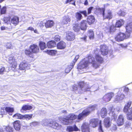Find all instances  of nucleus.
Wrapping results in <instances>:
<instances>
[{
  "label": "nucleus",
  "instance_id": "nucleus-64",
  "mask_svg": "<svg viewBox=\"0 0 132 132\" xmlns=\"http://www.w3.org/2000/svg\"><path fill=\"white\" fill-rule=\"evenodd\" d=\"M1 29L2 30H6L7 28L6 27H5L4 26H2L1 27Z\"/></svg>",
  "mask_w": 132,
  "mask_h": 132
},
{
  "label": "nucleus",
  "instance_id": "nucleus-6",
  "mask_svg": "<svg viewBox=\"0 0 132 132\" xmlns=\"http://www.w3.org/2000/svg\"><path fill=\"white\" fill-rule=\"evenodd\" d=\"M130 36L129 33L127 34V33L126 35H125L123 33L120 32L115 37V39L116 41L120 42L123 40L125 38H128Z\"/></svg>",
  "mask_w": 132,
  "mask_h": 132
},
{
  "label": "nucleus",
  "instance_id": "nucleus-5",
  "mask_svg": "<svg viewBox=\"0 0 132 132\" xmlns=\"http://www.w3.org/2000/svg\"><path fill=\"white\" fill-rule=\"evenodd\" d=\"M131 104V102H128L126 105L123 109V111L124 112H128L127 113V117L128 119L129 120L132 119V107L129 109Z\"/></svg>",
  "mask_w": 132,
  "mask_h": 132
},
{
  "label": "nucleus",
  "instance_id": "nucleus-61",
  "mask_svg": "<svg viewBox=\"0 0 132 132\" xmlns=\"http://www.w3.org/2000/svg\"><path fill=\"white\" fill-rule=\"evenodd\" d=\"M112 129L114 130H116L117 129V127L116 125H114L112 127Z\"/></svg>",
  "mask_w": 132,
  "mask_h": 132
},
{
  "label": "nucleus",
  "instance_id": "nucleus-22",
  "mask_svg": "<svg viewBox=\"0 0 132 132\" xmlns=\"http://www.w3.org/2000/svg\"><path fill=\"white\" fill-rule=\"evenodd\" d=\"M51 121L50 119H45L42 120V124L43 126H51Z\"/></svg>",
  "mask_w": 132,
  "mask_h": 132
},
{
  "label": "nucleus",
  "instance_id": "nucleus-63",
  "mask_svg": "<svg viewBox=\"0 0 132 132\" xmlns=\"http://www.w3.org/2000/svg\"><path fill=\"white\" fill-rule=\"evenodd\" d=\"M126 14V13L124 11H122L120 16H124Z\"/></svg>",
  "mask_w": 132,
  "mask_h": 132
},
{
  "label": "nucleus",
  "instance_id": "nucleus-43",
  "mask_svg": "<svg viewBox=\"0 0 132 132\" xmlns=\"http://www.w3.org/2000/svg\"><path fill=\"white\" fill-rule=\"evenodd\" d=\"M32 114L24 115L23 116V119H26V120H29L32 117Z\"/></svg>",
  "mask_w": 132,
  "mask_h": 132
},
{
  "label": "nucleus",
  "instance_id": "nucleus-4",
  "mask_svg": "<svg viewBox=\"0 0 132 132\" xmlns=\"http://www.w3.org/2000/svg\"><path fill=\"white\" fill-rule=\"evenodd\" d=\"M96 10L99 12H100L102 14L103 18L104 19H111L113 17L112 13L111 11L110 10H108L106 11L105 13V9L104 8H101L98 6L96 8Z\"/></svg>",
  "mask_w": 132,
  "mask_h": 132
},
{
  "label": "nucleus",
  "instance_id": "nucleus-52",
  "mask_svg": "<svg viewBox=\"0 0 132 132\" xmlns=\"http://www.w3.org/2000/svg\"><path fill=\"white\" fill-rule=\"evenodd\" d=\"M79 55H77L75 56V59L73 61V62L72 64H73V65H75V63L79 58Z\"/></svg>",
  "mask_w": 132,
  "mask_h": 132
},
{
  "label": "nucleus",
  "instance_id": "nucleus-9",
  "mask_svg": "<svg viewBox=\"0 0 132 132\" xmlns=\"http://www.w3.org/2000/svg\"><path fill=\"white\" fill-rule=\"evenodd\" d=\"M81 14H84L85 16H87V12L85 10L80 11L79 12H77L76 14V17L78 20H80L82 18L83 16Z\"/></svg>",
  "mask_w": 132,
  "mask_h": 132
},
{
  "label": "nucleus",
  "instance_id": "nucleus-38",
  "mask_svg": "<svg viewBox=\"0 0 132 132\" xmlns=\"http://www.w3.org/2000/svg\"><path fill=\"white\" fill-rule=\"evenodd\" d=\"M25 53L26 55L30 57H32L33 56V53L30 50V49L29 50H26L25 51Z\"/></svg>",
  "mask_w": 132,
  "mask_h": 132
},
{
  "label": "nucleus",
  "instance_id": "nucleus-50",
  "mask_svg": "<svg viewBox=\"0 0 132 132\" xmlns=\"http://www.w3.org/2000/svg\"><path fill=\"white\" fill-rule=\"evenodd\" d=\"M101 121L100 120L99 122V132H103V130L102 129V126L101 125Z\"/></svg>",
  "mask_w": 132,
  "mask_h": 132
},
{
  "label": "nucleus",
  "instance_id": "nucleus-12",
  "mask_svg": "<svg viewBox=\"0 0 132 132\" xmlns=\"http://www.w3.org/2000/svg\"><path fill=\"white\" fill-rule=\"evenodd\" d=\"M75 38V35L73 32L68 31L67 32L66 39L68 40L72 41Z\"/></svg>",
  "mask_w": 132,
  "mask_h": 132
},
{
  "label": "nucleus",
  "instance_id": "nucleus-31",
  "mask_svg": "<svg viewBox=\"0 0 132 132\" xmlns=\"http://www.w3.org/2000/svg\"><path fill=\"white\" fill-rule=\"evenodd\" d=\"M54 24V23L53 21L48 20L45 23V26L47 28H50L53 26Z\"/></svg>",
  "mask_w": 132,
  "mask_h": 132
},
{
  "label": "nucleus",
  "instance_id": "nucleus-34",
  "mask_svg": "<svg viewBox=\"0 0 132 132\" xmlns=\"http://www.w3.org/2000/svg\"><path fill=\"white\" fill-rule=\"evenodd\" d=\"M3 127V128L6 130V132H13V128L9 126H4Z\"/></svg>",
  "mask_w": 132,
  "mask_h": 132
},
{
  "label": "nucleus",
  "instance_id": "nucleus-19",
  "mask_svg": "<svg viewBox=\"0 0 132 132\" xmlns=\"http://www.w3.org/2000/svg\"><path fill=\"white\" fill-rule=\"evenodd\" d=\"M87 28V22L86 20H82L80 22V28L81 30H85Z\"/></svg>",
  "mask_w": 132,
  "mask_h": 132
},
{
  "label": "nucleus",
  "instance_id": "nucleus-55",
  "mask_svg": "<svg viewBox=\"0 0 132 132\" xmlns=\"http://www.w3.org/2000/svg\"><path fill=\"white\" fill-rule=\"evenodd\" d=\"M116 27H115V26L114 27L113 25L111 26L110 29V32H111L114 31L116 29Z\"/></svg>",
  "mask_w": 132,
  "mask_h": 132
},
{
  "label": "nucleus",
  "instance_id": "nucleus-15",
  "mask_svg": "<svg viewBox=\"0 0 132 132\" xmlns=\"http://www.w3.org/2000/svg\"><path fill=\"white\" fill-rule=\"evenodd\" d=\"M80 130L75 125L73 126H69L67 127L66 131L68 132H72L73 131H77Z\"/></svg>",
  "mask_w": 132,
  "mask_h": 132
},
{
  "label": "nucleus",
  "instance_id": "nucleus-33",
  "mask_svg": "<svg viewBox=\"0 0 132 132\" xmlns=\"http://www.w3.org/2000/svg\"><path fill=\"white\" fill-rule=\"evenodd\" d=\"M68 117V118L69 120L70 121H71V120H73L78 118V116H77L73 114H71L67 116ZM78 120V119H77ZM78 120H79L78 119Z\"/></svg>",
  "mask_w": 132,
  "mask_h": 132
},
{
  "label": "nucleus",
  "instance_id": "nucleus-57",
  "mask_svg": "<svg viewBox=\"0 0 132 132\" xmlns=\"http://www.w3.org/2000/svg\"><path fill=\"white\" fill-rule=\"evenodd\" d=\"M5 70V68L4 67H3L0 69V74L2 75Z\"/></svg>",
  "mask_w": 132,
  "mask_h": 132
},
{
  "label": "nucleus",
  "instance_id": "nucleus-39",
  "mask_svg": "<svg viewBox=\"0 0 132 132\" xmlns=\"http://www.w3.org/2000/svg\"><path fill=\"white\" fill-rule=\"evenodd\" d=\"M88 36L90 39H93L94 37V33L92 30H89L88 31Z\"/></svg>",
  "mask_w": 132,
  "mask_h": 132
},
{
  "label": "nucleus",
  "instance_id": "nucleus-26",
  "mask_svg": "<svg viewBox=\"0 0 132 132\" xmlns=\"http://www.w3.org/2000/svg\"><path fill=\"white\" fill-rule=\"evenodd\" d=\"M57 48L59 49H63L65 47L66 44L64 42L61 41L57 44Z\"/></svg>",
  "mask_w": 132,
  "mask_h": 132
},
{
  "label": "nucleus",
  "instance_id": "nucleus-45",
  "mask_svg": "<svg viewBox=\"0 0 132 132\" xmlns=\"http://www.w3.org/2000/svg\"><path fill=\"white\" fill-rule=\"evenodd\" d=\"M47 52L48 54L52 55H54L56 53V51L54 50H47Z\"/></svg>",
  "mask_w": 132,
  "mask_h": 132
},
{
  "label": "nucleus",
  "instance_id": "nucleus-25",
  "mask_svg": "<svg viewBox=\"0 0 132 132\" xmlns=\"http://www.w3.org/2000/svg\"><path fill=\"white\" fill-rule=\"evenodd\" d=\"M104 125L106 128L109 127L111 126V123L110 121V118L109 117L105 118L104 121Z\"/></svg>",
  "mask_w": 132,
  "mask_h": 132
},
{
  "label": "nucleus",
  "instance_id": "nucleus-41",
  "mask_svg": "<svg viewBox=\"0 0 132 132\" xmlns=\"http://www.w3.org/2000/svg\"><path fill=\"white\" fill-rule=\"evenodd\" d=\"M16 66L17 63L16 61L10 63V67L13 70H14L16 68Z\"/></svg>",
  "mask_w": 132,
  "mask_h": 132
},
{
  "label": "nucleus",
  "instance_id": "nucleus-30",
  "mask_svg": "<svg viewBox=\"0 0 132 132\" xmlns=\"http://www.w3.org/2000/svg\"><path fill=\"white\" fill-rule=\"evenodd\" d=\"M126 31L127 34L129 33L130 34V33L132 30V23H130L129 24L127 25L126 27Z\"/></svg>",
  "mask_w": 132,
  "mask_h": 132
},
{
  "label": "nucleus",
  "instance_id": "nucleus-14",
  "mask_svg": "<svg viewBox=\"0 0 132 132\" xmlns=\"http://www.w3.org/2000/svg\"><path fill=\"white\" fill-rule=\"evenodd\" d=\"M125 121L124 118L122 114L120 115L118 117L117 123L119 126L123 125Z\"/></svg>",
  "mask_w": 132,
  "mask_h": 132
},
{
  "label": "nucleus",
  "instance_id": "nucleus-37",
  "mask_svg": "<svg viewBox=\"0 0 132 132\" xmlns=\"http://www.w3.org/2000/svg\"><path fill=\"white\" fill-rule=\"evenodd\" d=\"M5 111L10 115H12L11 113L14 111L13 108L10 107H6L5 108Z\"/></svg>",
  "mask_w": 132,
  "mask_h": 132
},
{
  "label": "nucleus",
  "instance_id": "nucleus-35",
  "mask_svg": "<svg viewBox=\"0 0 132 132\" xmlns=\"http://www.w3.org/2000/svg\"><path fill=\"white\" fill-rule=\"evenodd\" d=\"M124 23L123 20L121 19L117 22L115 25V27L118 28L120 27Z\"/></svg>",
  "mask_w": 132,
  "mask_h": 132
},
{
  "label": "nucleus",
  "instance_id": "nucleus-18",
  "mask_svg": "<svg viewBox=\"0 0 132 132\" xmlns=\"http://www.w3.org/2000/svg\"><path fill=\"white\" fill-rule=\"evenodd\" d=\"M53 128L56 129H59L61 128L62 126L57 123L53 121H51V126H50Z\"/></svg>",
  "mask_w": 132,
  "mask_h": 132
},
{
  "label": "nucleus",
  "instance_id": "nucleus-17",
  "mask_svg": "<svg viewBox=\"0 0 132 132\" xmlns=\"http://www.w3.org/2000/svg\"><path fill=\"white\" fill-rule=\"evenodd\" d=\"M30 48V50L33 53L38 52L39 51L38 46L35 44H33L31 45Z\"/></svg>",
  "mask_w": 132,
  "mask_h": 132
},
{
  "label": "nucleus",
  "instance_id": "nucleus-11",
  "mask_svg": "<svg viewBox=\"0 0 132 132\" xmlns=\"http://www.w3.org/2000/svg\"><path fill=\"white\" fill-rule=\"evenodd\" d=\"M68 117L66 116L65 118H64L62 117H60L59 118L60 121L64 125H67L70 124L71 123V122L70 121Z\"/></svg>",
  "mask_w": 132,
  "mask_h": 132
},
{
  "label": "nucleus",
  "instance_id": "nucleus-21",
  "mask_svg": "<svg viewBox=\"0 0 132 132\" xmlns=\"http://www.w3.org/2000/svg\"><path fill=\"white\" fill-rule=\"evenodd\" d=\"M98 120L97 119H92L90 121V125L93 127H96L98 124Z\"/></svg>",
  "mask_w": 132,
  "mask_h": 132
},
{
  "label": "nucleus",
  "instance_id": "nucleus-20",
  "mask_svg": "<svg viewBox=\"0 0 132 132\" xmlns=\"http://www.w3.org/2000/svg\"><path fill=\"white\" fill-rule=\"evenodd\" d=\"M14 127L16 130H19L21 128V124L19 121L17 120L15 121L13 123Z\"/></svg>",
  "mask_w": 132,
  "mask_h": 132
},
{
  "label": "nucleus",
  "instance_id": "nucleus-3",
  "mask_svg": "<svg viewBox=\"0 0 132 132\" xmlns=\"http://www.w3.org/2000/svg\"><path fill=\"white\" fill-rule=\"evenodd\" d=\"M73 89L75 91L77 90L78 92L79 93L89 91L90 88L85 85L83 82H81L79 83L78 86L76 85L74 86Z\"/></svg>",
  "mask_w": 132,
  "mask_h": 132
},
{
  "label": "nucleus",
  "instance_id": "nucleus-29",
  "mask_svg": "<svg viewBox=\"0 0 132 132\" xmlns=\"http://www.w3.org/2000/svg\"><path fill=\"white\" fill-rule=\"evenodd\" d=\"M56 43L54 41H49L47 44V46L49 48H52L56 46Z\"/></svg>",
  "mask_w": 132,
  "mask_h": 132
},
{
  "label": "nucleus",
  "instance_id": "nucleus-54",
  "mask_svg": "<svg viewBox=\"0 0 132 132\" xmlns=\"http://www.w3.org/2000/svg\"><path fill=\"white\" fill-rule=\"evenodd\" d=\"M116 27H115V26L114 27L113 25L111 26L110 29V32H111L114 31L116 29Z\"/></svg>",
  "mask_w": 132,
  "mask_h": 132
},
{
  "label": "nucleus",
  "instance_id": "nucleus-8",
  "mask_svg": "<svg viewBox=\"0 0 132 132\" xmlns=\"http://www.w3.org/2000/svg\"><path fill=\"white\" fill-rule=\"evenodd\" d=\"M114 95V94L112 93H107L103 96L102 100L104 102H108L111 100Z\"/></svg>",
  "mask_w": 132,
  "mask_h": 132
},
{
  "label": "nucleus",
  "instance_id": "nucleus-49",
  "mask_svg": "<svg viewBox=\"0 0 132 132\" xmlns=\"http://www.w3.org/2000/svg\"><path fill=\"white\" fill-rule=\"evenodd\" d=\"M10 18L9 17L4 18V23H7L8 24V23H10V21H9Z\"/></svg>",
  "mask_w": 132,
  "mask_h": 132
},
{
  "label": "nucleus",
  "instance_id": "nucleus-23",
  "mask_svg": "<svg viewBox=\"0 0 132 132\" xmlns=\"http://www.w3.org/2000/svg\"><path fill=\"white\" fill-rule=\"evenodd\" d=\"M70 18L69 16H65L63 18L62 22L64 24H68L70 22Z\"/></svg>",
  "mask_w": 132,
  "mask_h": 132
},
{
  "label": "nucleus",
  "instance_id": "nucleus-59",
  "mask_svg": "<svg viewBox=\"0 0 132 132\" xmlns=\"http://www.w3.org/2000/svg\"><path fill=\"white\" fill-rule=\"evenodd\" d=\"M38 26L40 28H42L44 26V23L42 22H40L38 24Z\"/></svg>",
  "mask_w": 132,
  "mask_h": 132
},
{
  "label": "nucleus",
  "instance_id": "nucleus-56",
  "mask_svg": "<svg viewBox=\"0 0 132 132\" xmlns=\"http://www.w3.org/2000/svg\"><path fill=\"white\" fill-rule=\"evenodd\" d=\"M38 124V123L37 122H34L30 124V126L32 127L33 126H35L37 125Z\"/></svg>",
  "mask_w": 132,
  "mask_h": 132
},
{
  "label": "nucleus",
  "instance_id": "nucleus-32",
  "mask_svg": "<svg viewBox=\"0 0 132 132\" xmlns=\"http://www.w3.org/2000/svg\"><path fill=\"white\" fill-rule=\"evenodd\" d=\"M107 113V110L105 108H103L101 109L100 115L102 118H104L106 115Z\"/></svg>",
  "mask_w": 132,
  "mask_h": 132
},
{
  "label": "nucleus",
  "instance_id": "nucleus-7",
  "mask_svg": "<svg viewBox=\"0 0 132 132\" xmlns=\"http://www.w3.org/2000/svg\"><path fill=\"white\" fill-rule=\"evenodd\" d=\"M89 60L88 61H86L85 59L80 62L78 67L77 68L79 70L84 69L86 68L88 65Z\"/></svg>",
  "mask_w": 132,
  "mask_h": 132
},
{
  "label": "nucleus",
  "instance_id": "nucleus-2",
  "mask_svg": "<svg viewBox=\"0 0 132 132\" xmlns=\"http://www.w3.org/2000/svg\"><path fill=\"white\" fill-rule=\"evenodd\" d=\"M96 105H90L86 109L84 110L78 116V119L82 120L83 118L88 115L90 112L95 110L96 108Z\"/></svg>",
  "mask_w": 132,
  "mask_h": 132
},
{
  "label": "nucleus",
  "instance_id": "nucleus-28",
  "mask_svg": "<svg viewBox=\"0 0 132 132\" xmlns=\"http://www.w3.org/2000/svg\"><path fill=\"white\" fill-rule=\"evenodd\" d=\"M28 65L26 62H22L20 63L19 66V68L21 70H24Z\"/></svg>",
  "mask_w": 132,
  "mask_h": 132
},
{
  "label": "nucleus",
  "instance_id": "nucleus-60",
  "mask_svg": "<svg viewBox=\"0 0 132 132\" xmlns=\"http://www.w3.org/2000/svg\"><path fill=\"white\" fill-rule=\"evenodd\" d=\"M129 91V89L128 88L125 87L124 88V92L126 93H127Z\"/></svg>",
  "mask_w": 132,
  "mask_h": 132
},
{
  "label": "nucleus",
  "instance_id": "nucleus-42",
  "mask_svg": "<svg viewBox=\"0 0 132 132\" xmlns=\"http://www.w3.org/2000/svg\"><path fill=\"white\" fill-rule=\"evenodd\" d=\"M23 115H22L20 114L17 113L14 114L13 116V117L16 119H23Z\"/></svg>",
  "mask_w": 132,
  "mask_h": 132
},
{
  "label": "nucleus",
  "instance_id": "nucleus-48",
  "mask_svg": "<svg viewBox=\"0 0 132 132\" xmlns=\"http://www.w3.org/2000/svg\"><path fill=\"white\" fill-rule=\"evenodd\" d=\"M6 47L7 48L11 49L13 48V45L9 43H7V44L6 45Z\"/></svg>",
  "mask_w": 132,
  "mask_h": 132
},
{
  "label": "nucleus",
  "instance_id": "nucleus-36",
  "mask_svg": "<svg viewBox=\"0 0 132 132\" xmlns=\"http://www.w3.org/2000/svg\"><path fill=\"white\" fill-rule=\"evenodd\" d=\"M32 108V106L30 105H24L23 106L21 111V112H22V111L23 110H29L31 109Z\"/></svg>",
  "mask_w": 132,
  "mask_h": 132
},
{
  "label": "nucleus",
  "instance_id": "nucleus-27",
  "mask_svg": "<svg viewBox=\"0 0 132 132\" xmlns=\"http://www.w3.org/2000/svg\"><path fill=\"white\" fill-rule=\"evenodd\" d=\"M19 18L16 16L13 17L11 20V22L14 25H17L19 23Z\"/></svg>",
  "mask_w": 132,
  "mask_h": 132
},
{
  "label": "nucleus",
  "instance_id": "nucleus-13",
  "mask_svg": "<svg viewBox=\"0 0 132 132\" xmlns=\"http://www.w3.org/2000/svg\"><path fill=\"white\" fill-rule=\"evenodd\" d=\"M124 97V94H122L119 92L118 95L115 97L114 101L116 102H120L123 100Z\"/></svg>",
  "mask_w": 132,
  "mask_h": 132
},
{
  "label": "nucleus",
  "instance_id": "nucleus-24",
  "mask_svg": "<svg viewBox=\"0 0 132 132\" xmlns=\"http://www.w3.org/2000/svg\"><path fill=\"white\" fill-rule=\"evenodd\" d=\"M95 21L94 17L92 15L89 16L88 17L87 22L89 25L93 24Z\"/></svg>",
  "mask_w": 132,
  "mask_h": 132
},
{
  "label": "nucleus",
  "instance_id": "nucleus-44",
  "mask_svg": "<svg viewBox=\"0 0 132 132\" xmlns=\"http://www.w3.org/2000/svg\"><path fill=\"white\" fill-rule=\"evenodd\" d=\"M39 44L40 48L42 50H44L46 47L45 43L43 42H40Z\"/></svg>",
  "mask_w": 132,
  "mask_h": 132
},
{
  "label": "nucleus",
  "instance_id": "nucleus-16",
  "mask_svg": "<svg viewBox=\"0 0 132 132\" xmlns=\"http://www.w3.org/2000/svg\"><path fill=\"white\" fill-rule=\"evenodd\" d=\"M81 129L82 132H89V129L88 123H84L81 127Z\"/></svg>",
  "mask_w": 132,
  "mask_h": 132
},
{
  "label": "nucleus",
  "instance_id": "nucleus-1",
  "mask_svg": "<svg viewBox=\"0 0 132 132\" xmlns=\"http://www.w3.org/2000/svg\"><path fill=\"white\" fill-rule=\"evenodd\" d=\"M95 57L96 61L91 55H89L88 58L89 63H92L94 67L97 68L98 67L100 63H102L103 60V58L98 54H96Z\"/></svg>",
  "mask_w": 132,
  "mask_h": 132
},
{
  "label": "nucleus",
  "instance_id": "nucleus-47",
  "mask_svg": "<svg viewBox=\"0 0 132 132\" xmlns=\"http://www.w3.org/2000/svg\"><path fill=\"white\" fill-rule=\"evenodd\" d=\"M9 62L10 63L15 61L13 56L12 55H10L9 57Z\"/></svg>",
  "mask_w": 132,
  "mask_h": 132
},
{
  "label": "nucleus",
  "instance_id": "nucleus-62",
  "mask_svg": "<svg viewBox=\"0 0 132 132\" xmlns=\"http://www.w3.org/2000/svg\"><path fill=\"white\" fill-rule=\"evenodd\" d=\"M34 29L33 27H28L27 29V30H30L31 31H32L34 30Z\"/></svg>",
  "mask_w": 132,
  "mask_h": 132
},
{
  "label": "nucleus",
  "instance_id": "nucleus-58",
  "mask_svg": "<svg viewBox=\"0 0 132 132\" xmlns=\"http://www.w3.org/2000/svg\"><path fill=\"white\" fill-rule=\"evenodd\" d=\"M93 8V7H90L88 9V13H87V15L88 14H89L91 13V11Z\"/></svg>",
  "mask_w": 132,
  "mask_h": 132
},
{
  "label": "nucleus",
  "instance_id": "nucleus-46",
  "mask_svg": "<svg viewBox=\"0 0 132 132\" xmlns=\"http://www.w3.org/2000/svg\"><path fill=\"white\" fill-rule=\"evenodd\" d=\"M73 64H72V65H71L70 66H68V67L65 69V72L67 73H69L73 68Z\"/></svg>",
  "mask_w": 132,
  "mask_h": 132
},
{
  "label": "nucleus",
  "instance_id": "nucleus-40",
  "mask_svg": "<svg viewBox=\"0 0 132 132\" xmlns=\"http://www.w3.org/2000/svg\"><path fill=\"white\" fill-rule=\"evenodd\" d=\"M80 27H79L78 26L77 24H74L73 26V30L75 32H78L80 30Z\"/></svg>",
  "mask_w": 132,
  "mask_h": 132
},
{
  "label": "nucleus",
  "instance_id": "nucleus-10",
  "mask_svg": "<svg viewBox=\"0 0 132 132\" xmlns=\"http://www.w3.org/2000/svg\"><path fill=\"white\" fill-rule=\"evenodd\" d=\"M100 50L101 54L103 55H107L109 52L108 47L105 45H101L100 46Z\"/></svg>",
  "mask_w": 132,
  "mask_h": 132
},
{
  "label": "nucleus",
  "instance_id": "nucleus-53",
  "mask_svg": "<svg viewBox=\"0 0 132 132\" xmlns=\"http://www.w3.org/2000/svg\"><path fill=\"white\" fill-rule=\"evenodd\" d=\"M60 36L58 35H57L54 37V40L57 42L59 41L60 40Z\"/></svg>",
  "mask_w": 132,
  "mask_h": 132
},
{
  "label": "nucleus",
  "instance_id": "nucleus-51",
  "mask_svg": "<svg viewBox=\"0 0 132 132\" xmlns=\"http://www.w3.org/2000/svg\"><path fill=\"white\" fill-rule=\"evenodd\" d=\"M6 7H3L1 9V14H5L6 11Z\"/></svg>",
  "mask_w": 132,
  "mask_h": 132
}]
</instances>
